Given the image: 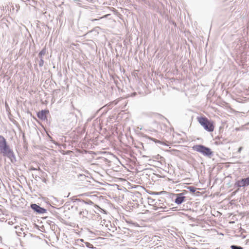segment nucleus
<instances>
[{"label":"nucleus","instance_id":"9b49d317","mask_svg":"<svg viewBox=\"0 0 249 249\" xmlns=\"http://www.w3.org/2000/svg\"><path fill=\"white\" fill-rule=\"evenodd\" d=\"M188 188L192 192H195L196 191V189L194 187H189Z\"/></svg>","mask_w":249,"mask_h":249},{"label":"nucleus","instance_id":"ddd939ff","mask_svg":"<svg viewBox=\"0 0 249 249\" xmlns=\"http://www.w3.org/2000/svg\"><path fill=\"white\" fill-rule=\"evenodd\" d=\"M78 196H88L89 195H88V194L86 193V194H81V195H79Z\"/></svg>","mask_w":249,"mask_h":249},{"label":"nucleus","instance_id":"39448f33","mask_svg":"<svg viewBox=\"0 0 249 249\" xmlns=\"http://www.w3.org/2000/svg\"><path fill=\"white\" fill-rule=\"evenodd\" d=\"M31 207L32 209L40 213H43L46 212V210L45 209L41 208L36 204H31Z\"/></svg>","mask_w":249,"mask_h":249},{"label":"nucleus","instance_id":"20e7f679","mask_svg":"<svg viewBox=\"0 0 249 249\" xmlns=\"http://www.w3.org/2000/svg\"><path fill=\"white\" fill-rule=\"evenodd\" d=\"M0 150L4 156L9 157L13 153L12 151L9 148L7 145L2 148V149H0Z\"/></svg>","mask_w":249,"mask_h":249},{"label":"nucleus","instance_id":"dca6fc26","mask_svg":"<svg viewBox=\"0 0 249 249\" xmlns=\"http://www.w3.org/2000/svg\"><path fill=\"white\" fill-rule=\"evenodd\" d=\"M97 20V19H94L92 20V21H94V20Z\"/></svg>","mask_w":249,"mask_h":249},{"label":"nucleus","instance_id":"7ed1b4c3","mask_svg":"<svg viewBox=\"0 0 249 249\" xmlns=\"http://www.w3.org/2000/svg\"><path fill=\"white\" fill-rule=\"evenodd\" d=\"M249 185V177L238 180L235 185L238 187H245Z\"/></svg>","mask_w":249,"mask_h":249},{"label":"nucleus","instance_id":"1a4fd4ad","mask_svg":"<svg viewBox=\"0 0 249 249\" xmlns=\"http://www.w3.org/2000/svg\"><path fill=\"white\" fill-rule=\"evenodd\" d=\"M149 139L153 141L154 142H155V143H160V144H164V142H162L161 141H160V140H157L155 138H151V137H149Z\"/></svg>","mask_w":249,"mask_h":249},{"label":"nucleus","instance_id":"9d476101","mask_svg":"<svg viewBox=\"0 0 249 249\" xmlns=\"http://www.w3.org/2000/svg\"><path fill=\"white\" fill-rule=\"evenodd\" d=\"M231 248L232 249H243V248L241 247H238V246H231Z\"/></svg>","mask_w":249,"mask_h":249},{"label":"nucleus","instance_id":"6e6552de","mask_svg":"<svg viewBox=\"0 0 249 249\" xmlns=\"http://www.w3.org/2000/svg\"><path fill=\"white\" fill-rule=\"evenodd\" d=\"M6 142L3 137L0 136V149L6 145Z\"/></svg>","mask_w":249,"mask_h":249},{"label":"nucleus","instance_id":"423d86ee","mask_svg":"<svg viewBox=\"0 0 249 249\" xmlns=\"http://www.w3.org/2000/svg\"><path fill=\"white\" fill-rule=\"evenodd\" d=\"M48 111L46 110H41L37 113V117L40 119L45 120L47 119L46 114Z\"/></svg>","mask_w":249,"mask_h":249},{"label":"nucleus","instance_id":"f8f14e48","mask_svg":"<svg viewBox=\"0 0 249 249\" xmlns=\"http://www.w3.org/2000/svg\"><path fill=\"white\" fill-rule=\"evenodd\" d=\"M242 147H240L238 150V152L239 153L241 152V151H242Z\"/></svg>","mask_w":249,"mask_h":249},{"label":"nucleus","instance_id":"0eeeda50","mask_svg":"<svg viewBox=\"0 0 249 249\" xmlns=\"http://www.w3.org/2000/svg\"><path fill=\"white\" fill-rule=\"evenodd\" d=\"M185 199V197L183 196L182 194H178L177 196V197L175 200V202L178 204H180L182 203Z\"/></svg>","mask_w":249,"mask_h":249},{"label":"nucleus","instance_id":"f257e3e1","mask_svg":"<svg viewBox=\"0 0 249 249\" xmlns=\"http://www.w3.org/2000/svg\"><path fill=\"white\" fill-rule=\"evenodd\" d=\"M196 119L206 130L209 132L213 131L214 129V125L213 121L209 120L205 116L197 117Z\"/></svg>","mask_w":249,"mask_h":249},{"label":"nucleus","instance_id":"f03ea898","mask_svg":"<svg viewBox=\"0 0 249 249\" xmlns=\"http://www.w3.org/2000/svg\"><path fill=\"white\" fill-rule=\"evenodd\" d=\"M192 148L194 151L201 153L204 156H210L213 154L210 148L202 145H196L193 146Z\"/></svg>","mask_w":249,"mask_h":249},{"label":"nucleus","instance_id":"4468645a","mask_svg":"<svg viewBox=\"0 0 249 249\" xmlns=\"http://www.w3.org/2000/svg\"><path fill=\"white\" fill-rule=\"evenodd\" d=\"M109 15H106L105 16H104L102 18H106Z\"/></svg>","mask_w":249,"mask_h":249},{"label":"nucleus","instance_id":"2eb2a0df","mask_svg":"<svg viewBox=\"0 0 249 249\" xmlns=\"http://www.w3.org/2000/svg\"><path fill=\"white\" fill-rule=\"evenodd\" d=\"M39 54H40V55H42V54H43V53L42 51H41V52H40Z\"/></svg>","mask_w":249,"mask_h":249}]
</instances>
